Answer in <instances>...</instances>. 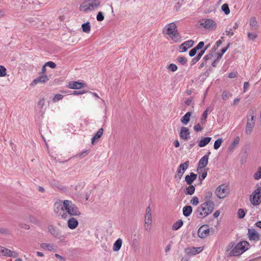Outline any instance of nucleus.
Masks as SVG:
<instances>
[{
    "label": "nucleus",
    "instance_id": "obj_36",
    "mask_svg": "<svg viewBox=\"0 0 261 261\" xmlns=\"http://www.w3.org/2000/svg\"><path fill=\"white\" fill-rule=\"evenodd\" d=\"M177 62L181 64L182 65H185L187 63V59L185 57H178L176 59Z\"/></svg>",
    "mask_w": 261,
    "mask_h": 261
},
{
    "label": "nucleus",
    "instance_id": "obj_51",
    "mask_svg": "<svg viewBox=\"0 0 261 261\" xmlns=\"http://www.w3.org/2000/svg\"><path fill=\"white\" fill-rule=\"evenodd\" d=\"M10 231L5 228H0V234H9Z\"/></svg>",
    "mask_w": 261,
    "mask_h": 261
},
{
    "label": "nucleus",
    "instance_id": "obj_39",
    "mask_svg": "<svg viewBox=\"0 0 261 261\" xmlns=\"http://www.w3.org/2000/svg\"><path fill=\"white\" fill-rule=\"evenodd\" d=\"M221 9L226 15H228L230 13V10L227 4H223L221 7Z\"/></svg>",
    "mask_w": 261,
    "mask_h": 261
},
{
    "label": "nucleus",
    "instance_id": "obj_8",
    "mask_svg": "<svg viewBox=\"0 0 261 261\" xmlns=\"http://www.w3.org/2000/svg\"><path fill=\"white\" fill-rule=\"evenodd\" d=\"M216 194L220 199L225 197L228 194L227 187L224 185H220L217 188Z\"/></svg>",
    "mask_w": 261,
    "mask_h": 261
},
{
    "label": "nucleus",
    "instance_id": "obj_24",
    "mask_svg": "<svg viewBox=\"0 0 261 261\" xmlns=\"http://www.w3.org/2000/svg\"><path fill=\"white\" fill-rule=\"evenodd\" d=\"M207 47H206L204 50H201L198 53V54L197 55V56L196 57L192 59V60L191 62V66L194 65L196 63H197L200 59V58H201L202 55L205 53V51L207 49Z\"/></svg>",
    "mask_w": 261,
    "mask_h": 261
},
{
    "label": "nucleus",
    "instance_id": "obj_59",
    "mask_svg": "<svg viewBox=\"0 0 261 261\" xmlns=\"http://www.w3.org/2000/svg\"><path fill=\"white\" fill-rule=\"evenodd\" d=\"M232 29H230L229 30H226L225 31V33L226 36H233L234 35V33L232 32Z\"/></svg>",
    "mask_w": 261,
    "mask_h": 261
},
{
    "label": "nucleus",
    "instance_id": "obj_4",
    "mask_svg": "<svg viewBox=\"0 0 261 261\" xmlns=\"http://www.w3.org/2000/svg\"><path fill=\"white\" fill-rule=\"evenodd\" d=\"M247 122L245 128V133L250 135L255 126L256 114L254 110L249 111L247 115Z\"/></svg>",
    "mask_w": 261,
    "mask_h": 261
},
{
    "label": "nucleus",
    "instance_id": "obj_58",
    "mask_svg": "<svg viewBox=\"0 0 261 261\" xmlns=\"http://www.w3.org/2000/svg\"><path fill=\"white\" fill-rule=\"evenodd\" d=\"M185 171L181 170V169L178 168L177 170V173L178 174V176H179V179H180L184 174Z\"/></svg>",
    "mask_w": 261,
    "mask_h": 261
},
{
    "label": "nucleus",
    "instance_id": "obj_57",
    "mask_svg": "<svg viewBox=\"0 0 261 261\" xmlns=\"http://www.w3.org/2000/svg\"><path fill=\"white\" fill-rule=\"evenodd\" d=\"M193 101V98L191 97L190 98H189L187 100H186L185 101V103L187 106H190L192 104Z\"/></svg>",
    "mask_w": 261,
    "mask_h": 261
},
{
    "label": "nucleus",
    "instance_id": "obj_11",
    "mask_svg": "<svg viewBox=\"0 0 261 261\" xmlns=\"http://www.w3.org/2000/svg\"><path fill=\"white\" fill-rule=\"evenodd\" d=\"M194 43V41L192 40L184 42L179 46V51L181 53L186 51L188 48L193 46Z\"/></svg>",
    "mask_w": 261,
    "mask_h": 261
},
{
    "label": "nucleus",
    "instance_id": "obj_56",
    "mask_svg": "<svg viewBox=\"0 0 261 261\" xmlns=\"http://www.w3.org/2000/svg\"><path fill=\"white\" fill-rule=\"evenodd\" d=\"M197 49L195 48V47L192 48L190 51H189V56L190 57H193L194 56L197 52Z\"/></svg>",
    "mask_w": 261,
    "mask_h": 261
},
{
    "label": "nucleus",
    "instance_id": "obj_17",
    "mask_svg": "<svg viewBox=\"0 0 261 261\" xmlns=\"http://www.w3.org/2000/svg\"><path fill=\"white\" fill-rule=\"evenodd\" d=\"M85 84L79 82H71L68 84V88L72 89H80L84 87Z\"/></svg>",
    "mask_w": 261,
    "mask_h": 261
},
{
    "label": "nucleus",
    "instance_id": "obj_15",
    "mask_svg": "<svg viewBox=\"0 0 261 261\" xmlns=\"http://www.w3.org/2000/svg\"><path fill=\"white\" fill-rule=\"evenodd\" d=\"M48 229L49 232L55 237L58 239H61L62 237V236L61 235L60 231L58 229H57L54 226L49 225L48 227Z\"/></svg>",
    "mask_w": 261,
    "mask_h": 261
},
{
    "label": "nucleus",
    "instance_id": "obj_14",
    "mask_svg": "<svg viewBox=\"0 0 261 261\" xmlns=\"http://www.w3.org/2000/svg\"><path fill=\"white\" fill-rule=\"evenodd\" d=\"M48 80L49 78L46 75L42 74L33 80L32 83V85H36L38 83H45Z\"/></svg>",
    "mask_w": 261,
    "mask_h": 261
},
{
    "label": "nucleus",
    "instance_id": "obj_34",
    "mask_svg": "<svg viewBox=\"0 0 261 261\" xmlns=\"http://www.w3.org/2000/svg\"><path fill=\"white\" fill-rule=\"evenodd\" d=\"M183 225V222L181 220H178L174 223L172 226V229L174 230H178Z\"/></svg>",
    "mask_w": 261,
    "mask_h": 261
},
{
    "label": "nucleus",
    "instance_id": "obj_52",
    "mask_svg": "<svg viewBox=\"0 0 261 261\" xmlns=\"http://www.w3.org/2000/svg\"><path fill=\"white\" fill-rule=\"evenodd\" d=\"M223 39H224V37H221V39H220L219 40H218L216 42V45L214 46L215 50L216 49V48H215L216 46L217 47H219L222 44Z\"/></svg>",
    "mask_w": 261,
    "mask_h": 261
},
{
    "label": "nucleus",
    "instance_id": "obj_60",
    "mask_svg": "<svg viewBox=\"0 0 261 261\" xmlns=\"http://www.w3.org/2000/svg\"><path fill=\"white\" fill-rule=\"evenodd\" d=\"M85 93V91L84 90H81V91H74L72 92V94L73 95H79V94H83Z\"/></svg>",
    "mask_w": 261,
    "mask_h": 261
},
{
    "label": "nucleus",
    "instance_id": "obj_19",
    "mask_svg": "<svg viewBox=\"0 0 261 261\" xmlns=\"http://www.w3.org/2000/svg\"><path fill=\"white\" fill-rule=\"evenodd\" d=\"M103 129L102 128H99L95 135L92 137L91 139V143L94 145L96 143L98 140L100 138L103 134Z\"/></svg>",
    "mask_w": 261,
    "mask_h": 261
},
{
    "label": "nucleus",
    "instance_id": "obj_5",
    "mask_svg": "<svg viewBox=\"0 0 261 261\" xmlns=\"http://www.w3.org/2000/svg\"><path fill=\"white\" fill-rule=\"evenodd\" d=\"M249 244L246 241L238 243L228 253L230 256H239L248 249Z\"/></svg>",
    "mask_w": 261,
    "mask_h": 261
},
{
    "label": "nucleus",
    "instance_id": "obj_35",
    "mask_svg": "<svg viewBox=\"0 0 261 261\" xmlns=\"http://www.w3.org/2000/svg\"><path fill=\"white\" fill-rule=\"evenodd\" d=\"M223 140L222 138H219L216 140L214 143V148L215 149H218L222 144Z\"/></svg>",
    "mask_w": 261,
    "mask_h": 261
},
{
    "label": "nucleus",
    "instance_id": "obj_9",
    "mask_svg": "<svg viewBox=\"0 0 261 261\" xmlns=\"http://www.w3.org/2000/svg\"><path fill=\"white\" fill-rule=\"evenodd\" d=\"M0 255L16 257L18 256V253L15 251H11L10 249L0 246Z\"/></svg>",
    "mask_w": 261,
    "mask_h": 261
},
{
    "label": "nucleus",
    "instance_id": "obj_41",
    "mask_svg": "<svg viewBox=\"0 0 261 261\" xmlns=\"http://www.w3.org/2000/svg\"><path fill=\"white\" fill-rule=\"evenodd\" d=\"M167 68L171 71L174 72L177 70V67L175 64L171 63L168 66Z\"/></svg>",
    "mask_w": 261,
    "mask_h": 261
},
{
    "label": "nucleus",
    "instance_id": "obj_50",
    "mask_svg": "<svg viewBox=\"0 0 261 261\" xmlns=\"http://www.w3.org/2000/svg\"><path fill=\"white\" fill-rule=\"evenodd\" d=\"M45 66L50 67L51 68H55L56 67V64L52 61H49L45 63Z\"/></svg>",
    "mask_w": 261,
    "mask_h": 261
},
{
    "label": "nucleus",
    "instance_id": "obj_46",
    "mask_svg": "<svg viewBox=\"0 0 261 261\" xmlns=\"http://www.w3.org/2000/svg\"><path fill=\"white\" fill-rule=\"evenodd\" d=\"M207 170H208L207 168L206 169H204V172H203L201 173V174L199 175V179L200 181H202L206 177Z\"/></svg>",
    "mask_w": 261,
    "mask_h": 261
},
{
    "label": "nucleus",
    "instance_id": "obj_3",
    "mask_svg": "<svg viewBox=\"0 0 261 261\" xmlns=\"http://www.w3.org/2000/svg\"><path fill=\"white\" fill-rule=\"evenodd\" d=\"M163 33L168 35L175 42L178 41L179 39L176 25L174 22L170 23L166 25L163 30Z\"/></svg>",
    "mask_w": 261,
    "mask_h": 261
},
{
    "label": "nucleus",
    "instance_id": "obj_6",
    "mask_svg": "<svg viewBox=\"0 0 261 261\" xmlns=\"http://www.w3.org/2000/svg\"><path fill=\"white\" fill-rule=\"evenodd\" d=\"M100 4L98 0H92L83 2L80 5L79 9L81 11H91L97 8Z\"/></svg>",
    "mask_w": 261,
    "mask_h": 261
},
{
    "label": "nucleus",
    "instance_id": "obj_53",
    "mask_svg": "<svg viewBox=\"0 0 261 261\" xmlns=\"http://www.w3.org/2000/svg\"><path fill=\"white\" fill-rule=\"evenodd\" d=\"M194 129L196 132H200L202 130V128L201 127L199 123H197L194 126Z\"/></svg>",
    "mask_w": 261,
    "mask_h": 261
},
{
    "label": "nucleus",
    "instance_id": "obj_12",
    "mask_svg": "<svg viewBox=\"0 0 261 261\" xmlns=\"http://www.w3.org/2000/svg\"><path fill=\"white\" fill-rule=\"evenodd\" d=\"M200 25L206 29L214 28L215 29L216 23L214 20L211 19H205L202 20V22L200 23Z\"/></svg>",
    "mask_w": 261,
    "mask_h": 261
},
{
    "label": "nucleus",
    "instance_id": "obj_26",
    "mask_svg": "<svg viewBox=\"0 0 261 261\" xmlns=\"http://www.w3.org/2000/svg\"><path fill=\"white\" fill-rule=\"evenodd\" d=\"M212 138L211 137H205L202 138L199 142L198 146L203 147L208 144L211 141Z\"/></svg>",
    "mask_w": 261,
    "mask_h": 261
},
{
    "label": "nucleus",
    "instance_id": "obj_33",
    "mask_svg": "<svg viewBox=\"0 0 261 261\" xmlns=\"http://www.w3.org/2000/svg\"><path fill=\"white\" fill-rule=\"evenodd\" d=\"M152 223L151 214H145V224L147 225V226H150Z\"/></svg>",
    "mask_w": 261,
    "mask_h": 261
},
{
    "label": "nucleus",
    "instance_id": "obj_1",
    "mask_svg": "<svg viewBox=\"0 0 261 261\" xmlns=\"http://www.w3.org/2000/svg\"><path fill=\"white\" fill-rule=\"evenodd\" d=\"M215 203L213 201L207 200L198 207L195 211L198 218H204L212 213L214 209Z\"/></svg>",
    "mask_w": 261,
    "mask_h": 261
},
{
    "label": "nucleus",
    "instance_id": "obj_63",
    "mask_svg": "<svg viewBox=\"0 0 261 261\" xmlns=\"http://www.w3.org/2000/svg\"><path fill=\"white\" fill-rule=\"evenodd\" d=\"M46 66H45V64L42 66V69H41V72L40 73V74H42L43 75H46L45 73L46 72Z\"/></svg>",
    "mask_w": 261,
    "mask_h": 261
},
{
    "label": "nucleus",
    "instance_id": "obj_42",
    "mask_svg": "<svg viewBox=\"0 0 261 261\" xmlns=\"http://www.w3.org/2000/svg\"><path fill=\"white\" fill-rule=\"evenodd\" d=\"M45 103V99L44 98H42L38 102L37 104V107L39 108V109L41 111L43 109V107Z\"/></svg>",
    "mask_w": 261,
    "mask_h": 261
},
{
    "label": "nucleus",
    "instance_id": "obj_21",
    "mask_svg": "<svg viewBox=\"0 0 261 261\" xmlns=\"http://www.w3.org/2000/svg\"><path fill=\"white\" fill-rule=\"evenodd\" d=\"M67 224L70 229H73L77 226L79 222L76 219L73 217H71L68 219Z\"/></svg>",
    "mask_w": 261,
    "mask_h": 261
},
{
    "label": "nucleus",
    "instance_id": "obj_10",
    "mask_svg": "<svg viewBox=\"0 0 261 261\" xmlns=\"http://www.w3.org/2000/svg\"><path fill=\"white\" fill-rule=\"evenodd\" d=\"M207 225L201 226L198 230V236L202 239L207 237L210 233V229L207 228Z\"/></svg>",
    "mask_w": 261,
    "mask_h": 261
},
{
    "label": "nucleus",
    "instance_id": "obj_18",
    "mask_svg": "<svg viewBox=\"0 0 261 261\" xmlns=\"http://www.w3.org/2000/svg\"><path fill=\"white\" fill-rule=\"evenodd\" d=\"M207 157L206 156H203L199 161L198 166L197 168V171L202 168H205L208 164Z\"/></svg>",
    "mask_w": 261,
    "mask_h": 261
},
{
    "label": "nucleus",
    "instance_id": "obj_38",
    "mask_svg": "<svg viewBox=\"0 0 261 261\" xmlns=\"http://www.w3.org/2000/svg\"><path fill=\"white\" fill-rule=\"evenodd\" d=\"M208 112V108H207L203 112L202 117L201 118V123L202 124H204L205 122L206 119V118L207 116Z\"/></svg>",
    "mask_w": 261,
    "mask_h": 261
},
{
    "label": "nucleus",
    "instance_id": "obj_7",
    "mask_svg": "<svg viewBox=\"0 0 261 261\" xmlns=\"http://www.w3.org/2000/svg\"><path fill=\"white\" fill-rule=\"evenodd\" d=\"M250 200L253 205H259L261 202V187L257 188L250 196Z\"/></svg>",
    "mask_w": 261,
    "mask_h": 261
},
{
    "label": "nucleus",
    "instance_id": "obj_30",
    "mask_svg": "<svg viewBox=\"0 0 261 261\" xmlns=\"http://www.w3.org/2000/svg\"><path fill=\"white\" fill-rule=\"evenodd\" d=\"M41 248L43 249H46L48 251H54L55 250V246L49 243H42L40 245Z\"/></svg>",
    "mask_w": 261,
    "mask_h": 261
},
{
    "label": "nucleus",
    "instance_id": "obj_48",
    "mask_svg": "<svg viewBox=\"0 0 261 261\" xmlns=\"http://www.w3.org/2000/svg\"><path fill=\"white\" fill-rule=\"evenodd\" d=\"M63 96L62 94H57L55 95L53 99V101L54 102H57L59 101V100H61L63 98Z\"/></svg>",
    "mask_w": 261,
    "mask_h": 261
},
{
    "label": "nucleus",
    "instance_id": "obj_43",
    "mask_svg": "<svg viewBox=\"0 0 261 261\" xmlns=\"http://www.w3.org/2000/svg\"><path fill=\"white\" fill-rule=\"evenodd\" d=\"M199 199L197 197L194 196L190 200V203L193 205H197L199 203Z\"/></svg>",
    "mask_w": 261,
    "mask_h": 261
},
{
    "label": "nucleus",
    "instance_id": "obj_37",
    "mask_svg": "<svg viewBox=\"0 0 261 261\" xmlns=\"http://www.w3.org/2000/svg\"><path fill=\"white\" fill-rule=\"evenodd\" d=\"M189 165V161H187L185 163L181 164L178 168L181 169V170L185 171L187 168H188Z\"/></svg>",
    "mask_w": 261,
    "mask_h": 261
},
{
    "label": "nucleus",
    "instance_id": "obj_13",
    "mask_svg": "<svg viewBox=\"0 0 261 261\" xmlns=\"http://www.w3.org/2000/svg\"><path fill=\"white\" fill-rule=\"evenodd\" d=\"M190 133L189 128L184 126L181 127L179 133V137L181 139L188 140L190 137Z\"/></svg>",
    "mask_w": 261,
    "mask_h": 261
},
{
    "label": "nucleus",
    "instance_id": "obj_27",
    "mask_svg": "<svg viewBox=\"0 0 261 261\" xmlns=\"http://www.w3.org/2000/svg\"><path fill=\"white\" fill-rule=\"evenodd\" d=\"M191 116V113L190 112H187L180 119L181 122L186 125L190 121V118Z\"/></svg>",
    "mask_w": 261,
    "mask_h": 261
},
{
    "label": "nucleus",
    "instance_id": "obj_25",
    "mask_svg": "<svg viewBox=\"0 0 261 261\" xmlns=\"http://www.w3.org/2000/svg\"><path fill=\"white\" fill-rule=\"evenodd\" d=\"M249 25L253 30L258 29V23L255 17H251L249 20Z\"/></svg>",
    "mask_w": 261,
    "mask_h": 261
},
{
    "label": "nucleus",
    "instance_id": "obj_23",
    "mask_svg": "<svg viewBox=\"0 0 261 261\" xmlns=\"http://www.w3.org/2000/svg\"><path fill=\"white\" fill-rule=\"evenodd\" d=\"M198 249H199V251H197L195 247L188 248L186 249V252L191 255H195L199 253L202 250L200 247H198Z\"/></svg>",
    "mask_w": 261,
    "mask_h": 261
},
{
    "label": "nucleus",
    "instance_id": "obj_31",
    "mask_svg": "<svg viewBox=\"0 0 261 261\" xmlns=\"http://www.w3.org/2000/svg\"><path fill=\"white\" fill-rule=\"evenodd\" d=\"M82 29L83 31L86 33H89L91 30V25L89 21L82 24Z\"/></svg>",
    "mask_w": 261,
    "mask_h": 261
},
{
    "label": "nucleus",
    "instance_id": "obj_28",
    "mask_svg": "<svg viewBox=\"0 0 261 261\" xmlns=\"http://www.w3.org/2000/svg\"><path fill=\"white\" fill-rule=\"evenodd\" d=\"M122 244V240L120 238L117 239V241L114 244L113 248V250L114 251H119L121 248Z\"/></svg>",
    "mask_w": 261,
    "mask_h": 261
},
{
    "label": "nucleus",
    "instance_id": "obj_22",
    "mask_svg": "<svg viewBox=\"0 0 261 261\" xmlns=\"http://www.w3.org/2000/svg\"><path fill=\"white\" fill-rule=\"evenodd\" d=\"M197 175L191 172L190 175H187L185 177V181L188 185H192L193 181L197 178Z\"/></svg>",
    "mask_w": 261,
    "mask_h": 261
},
{
    "label": "nucleus",
    "instance_id": "obj_47",
    "mask_svg": "<svg viewBox=\"0 0 261 261\" xmlns=\"http://www.w3.org/2000/svg\"><path fill=\"white\" fill-rule=\"evenodd\" d=\"M222 99L224 100H226L228 99L229 96H231V94L227 91H224L222 94Z\"/></svg>",
    "mask_w": 261,
    "mask_h": 261
},
{
    "label": "nucleus",
    "instance_id": "obj_61",
    "mask_svg": "<svg viewBox=\"0 0 261 261\" xmlns=\"http://www.w3.org/2000/svg\"><path fill=\"white\" fill-rule=\"evenodd\" d=\"M213 57V55L212 53L208 54L204 57V60L206 61L210 59H211Z\"/></svg>",
    "mask_w": 261,
    "mask_h": 261
},
{
    "label": "nucleus",
    "instance_id": "obj_54",
    "mask_svg": "<svg viewBox=\"0 0 261 261\" xmlns=\"http://www.w3.org/2000/svg\"><path fill=\"white\" fill-rule=\"evenodd\" d=\"M248 38L250 39V40H254V39H255L257 37V35L255 34H252L251 33H248Z\"/></svg>",
    "mask_w": 261,
    "mask_h": 261
},
{
    "label": "nucleus",
    "instance_id": "obj_45",
    "mask_svg": "<svg viewBox=\"0 0 261 261\" xmlns=\"http://www.w3.org/2000/svg\"><path fill=\"white\" fill-rule=\"evenodd\" d=\"M6 68L2 65H0V76H4L6 75Z\"/></svg>",
    "mask_w": 261,
    "mask_h": 261
},
{
    "label": "nucleus",
    "instance_id": "obj_55",
    "mask_svg": "<svg viewBox=\"0 0 261 261\" xmlns=\"http://www.w3.org/2000/svg\"><path fill=\"white\" fill-rule=\"evenodd\" d=\"M204 42L203 41H201L195 47L198 50L201 49L204 46Z\"/></svg>",
    "mask_w": 261,
    "mask_h": 261
},
{
    "label": "nucleus",
    "instance_id": "obj_32",
    "mask_svg": "<svg viewBox=\"0 0 261 261\" xmlns=\"http://www.w3.org/2000/svg\"><path fill=\"white\" fill-rule=\"evenodd\" d=\"M189 185V186L187 187L186 188L185 194L186 195H191L194 193L195 190V188L193 185Z\"/></svg>",
    "mask_w": 261,
    "mask_h": 261
},
{
    "label": "nucleus",
    "instance_id": "obj_40",
    "mask_svg": "<svg viewBox=\"0 0 261 261\" xmlns=\"http://www.w3.org/2000/svg\"><path fill=\"white\" fill-rule=\"evenodd\" d=\"M254 178L256 180H258L261 178V167H259L258 170L254 173Z\"/></svg>",
    "mask_w": 261,
    "mask_h": 261
},
{
    "label": "nucleus",
    "instance_id": "obj_20",
    "mask_svg": "<svg viewBox=\"0 0 261 261\" xmlns=\"http://www.w3.org/2000/svg\"><path fill=\"white\" fill-rule=\"evenodd\" d=\"M65 211L64 207V201H60L59 202H57L55 204V210L54 211L56 214L59 215H62L60 211Z\"/></svg>",
    "mask_w": 261,
    "mask_h": 261
},
{
    "label": "nucleus",
    "instance_id": "obj_16",
    "mask_svg": "<svg viewBox=\"0 0 261 261\" xmlns=\"http://www.w3.org/2000/svg\"><path fill=\"white\" fill-rule=\"evenodd\" d=\"M248 236L250 240H259L260 236L254 229H248Z\"/></svg>",
    "mask_w": 261,
    "mask_h": 261
},
{
    "label": "nucleus",
    "instance_id": "obj_2",
    "mask_svg": "<svg viewBox=\"0 0 261 261\" xmlns=\"http://www.w3.org/2000/svg\"><path fill=\"white\" fill-rule=\"evenodd\" d=\"M64 207L66 213L61 215L63 219H67L68 216H79L81 215L79 208L71 200H64Z\"/></svg>",
    "mask_w": 261,
    "mask_h": 261
},
{
    "label": "nucleus",
    "instance_id": "obj_64",
    "mask_svg": "<svg viewBox=\"0 0 261 261\" xmlns=\"http://www.w3.org/2000/svg\"><path fill=\"white\" fill-rule=\"evenodd\" d=\"M237 73L236 72H230L228 75V77L230 79L234 78L237 77Z\"/></svg>",
    "mask_w": 261,
    "mask_h": 261
},
{
    "label": "nucleus",
    "instance_id": "obj_44",
    "mask_svg": "<svg viewBox=\"0 0 261 261\" xmlns=\"http://www.w3.org/2000/svg\"><path fill=\"white\" fill-rule=\"evenodd\" d=\"M238 217L240 219L243 218L245 216V212L242 208H240L238 212Z\"/></svg>",
    "mask_w": 261,
    "mask_h": 261
},
{
    "label": "nucleus",
    "instance_id": "obj_49",
    "mask_svg": "<svg viewBox=\"0 0 261 261\" xmlns=\"http://www.w3.org/2000/svg\"><path fill=\"white\" fill-rule=\"evenodd\" d=\"M96 19L98 21H101L104 19V16L101 12H99L96 16Z\"/></svg>",
    "mask_w": 261,
    "mask_h": 261
},
{
    "label": "nucleus",
    "instance_id": "obj_62",
    "mask_svg": "<svg viewBox=\"0 0 261 261\" xmlns=\"http://www.w3.org/2000/svg\"><path fill=\"white\" fill-rule=\"evenodd\" d=\"M19 226L25 229H29L30 228V226L25 224H19Z\"/></svg>",
    "mask_w": 261,
    "mask_h": 261
},
{
    "label": "nucleus",
    "instance_id": "obj_29",
    "mask_svg": "<svg viewBox=\"0 0 261 261\" xmlns=\"http://www.w3.org/2000/svg\"><path fill=\"white\" fill-rule=\"evenodd\" d=\"M182 211L185 216L189 217L192 212V207L190 205H186L184 207Z\"/></svg>",
    "mask_w": 261,
    "mask_h": 261
}]
</instances>
